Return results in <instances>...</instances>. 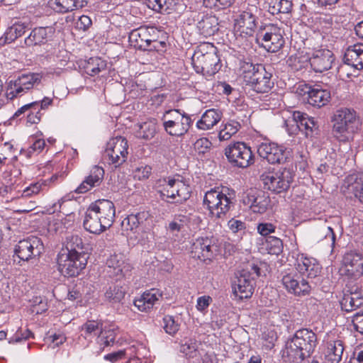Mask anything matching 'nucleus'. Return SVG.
Instances as JSON below:
<instances>
[{
	"label": "nucleus",
	"mask_w": 363,
	"mask_h": 363,
	"mask_svg": "<svg viewBox=\"0 0 363 363\" xmlns=\"http://www.w3.org/2000/svg\"><path fill=\"white\" fill-rule=\"evenodd\" d=\"M198 344L195 340H188L180 346V352L187 357L193 358L197 355Z\"/></svg>",
	"instance_id": "864d4df0"
},
{
	"label": "nucleus",
	"mask_w": 363,
	"mask_h": 363,
	"mask_svg": "<svg viewBox=\"0 0 363 363\" xmlns=\"http://www.w3.org/2000/svg\"><path fill=\"white\" fill-rule=\"evenodd\" d=\"M136 136L145 140L152 139L157 132V120L151 118L136 125Z\"/></svg>",
	"instance_id": "a19ab883"
},
{
	"label": "nucleus",
	"mask_w": 363,
	"mask_h": 363,
	"mask_svg": "<svg viewBox=\"0 0 363 363\" xmlns=\"http://www.w3.org/2000/svg\"><path fill=\"white\" fill-rule=\"evenodd\" d=\"M354 329L363 334V311L356 313L352 320Z\"/></svg>",
	"instance_id": "69168bd1"
},
{
	"label": "nucleus",
	"mask_w": 363,
	"mask_h": 363,
	"mask_svg": "<svg viewBox=\"0 0 363 363\" xmlns=\"http://www.w3.org/2000/svg\"><path fill=\"white\" fill-rule=\"evenodd\" d=\"M332 133L340 143H349L361 127V122L356 111L348 108H340L333 114Z\"/></svg>",
	"instance_id": "f03ea898"
},
{
	"label": "nucleus",
	"mask_w": 363,
	"mask_h": 363,
	"mask_svg": "<svg viewBox=\"0 0 363 363\" xmlns=\"http://www.w3.org/2000/svg\"><path fill=\"white\" fill-rule=\"evenodd\" d=\"M219 253V247L213 238H199L193 243L191 255L206 264L210 263Z\"/></svg>",
	"instance_id": "9b49d317"
},
{
	"label": "nucleus",
	"mask_w": 363,
	"mask_h": 363,
	"mask_svg": "<svg viewBox=\"0 0 363 363\" xmlns=\"http://www.w3.org/2000/svg\"><path fill=\"white\" fill-rule=\"evenodd\" d=\"M228 228L233 232L238 233L245 228V223L239 220L232 218L228 223Z\"/></svg>",
	"instance_id": "774afa93"
},
{
	"label": "nucleus",
	"mask_w": 363,
	"mask_h": 363,
	"mask_svg": "<svg viewBox=\"0 0 363 363\" xmlns=\"http://www.w3.org/2000/svg\"><path fill=\"white\" fill-rule=\"evenodd\" d=\"M348 191L363 203V175L352 174L346 178Z\"/></svg>",
	"instance_id": "ea45409f"
},
{
	"label": "nucleus",
	"mask_w": 363,
	"mask_h": 363,
	"mask_svg": "<svg viewBox=\"0 0 363 363\" xmlns=\"http://www.w3.org/2000/svg\"><path fill=\"white\" fill-rule=\"evenodd\" d=\"M295 267L302 276H306L308 278H315L321 272V267L315 259L306 257L303 255H298Z\"/></svg>",
	"instance_id": "393cba45"
},
{
	"label": "nucleus",
	"mask_w": 363,
	"mask_h": 363,
	"mask_svg": "<svg viewBox=\"0 0 363 363\" xmlns=\"http://www.w3.org/2000/svg\"><path fill=\"white\" fill-rule=\"evenodd\" d=\"M58 270L65 277H77L85 268L86 259L84 255L65 254L57 255Z\"/></svg>",
	"instance_id": "6e6552de"
},
{
	"label": "nucleus",
	"mask_w": 363,
	"mask_h": 363,
	"mask_svg": "<svg viewBox=\"0 0 363 363\" xmlns=\"http://www.w3.org/2000/svg\"><path fill=\"white\" fill-rule=\"evenodd\" d=\"M165 131L172 136H182L189 130L191 120L185 113L174 109L164 113L162 117Z\"/></svg>",
	"instance_id": "423d86ee"
},
{
	"label": "nucleus",
	"mask_w": 363,
	"mask_h": 363,
	"mask_svg": "<svg viewBox=\"0 0 363 363\" xmlns=\"http://www.w3.org/2000/svg\"><path fill=\"white\" fill-rule=\"evenodd\" d=\"M48 180L41 179L36 183L30 184L23 192V197H29L35 194H38L43 191L45 186H48Z\"/></svg>",
	"instance_id": "6e6d98bb"
},
{
	"label": "nucleus",
	"mask_w": 363,
	"mask_h": 363,
	"mask_svg": "<svg viewBox=\"0 0 363 363\" xmlns=\"http://www.w3.org/2000/svg\"><path fill=\"white\" fill-rule=\"evenodd\" d=\"M272 74L268 72L264 66H258L255 74L250 77L249 84L257 93H267L274 86Z\"/></svg>",
	"instance_id": "6ab92c4d"
},
{
	"label": "nucleus",
	"mask_w": 363,
	"mask_h": 363,
	"mask_svg": "<svg viewBox=\"0 0 363 363\" xmlns=\"http://www.w3.org/2000/svg\"><path fill=\"white\" fill-rule=\"evenodd\" d=\"M235 27L240 35L252 36L257 27V17L250 11H243L236 19Z\"/></svg>",
	"instance_id": "cd10ccee"
},
{
	"label": "nucleus",
	"mask_w": 363,
	"mask_h": 363,
	"mask_svg": "<svg viewBox=\"0 0 363 363\" xmlns=\"http://www.w3.org/2000/svg\"><path fill=\"white\" fill-rule=\"evenodd\" d=\"M54 33L52 27H37L33 29L25 38L24 43L28 47L45 44Z\"/></svg>",
	"instance_id": "c85d7f7f"
},
{
	"label": "nucleus",
	"mask_w": 363,
	"mask_h": 363,
	"mask_svg": "<svg viewBox=\"0 0 363 363\" xmlns=\"http://www.w3.org/2000/svg\"><path fill=\"white\" fill-rule=\"evenodd\" d=\"M148 217L149 213L146 211L130 214L123 220L122 226L126 230H134L143 224Z\"/></svg>",
	"instance_id": "79ce46f5"
},
{
	"label": "nucleus",
	"mask_w": 363,
	"mask_h": 363,
	"mask_svg": "<svg viewBox=\"0 0 363 363\" xmlns=\"http://www.w3.org/2000/svg\"><path fill=\"white\" fill-rule=\"evenodd\" d=\"M343 351L344 347L341 340L328 342L325 352V360L328 363H340L342 358Z\"/></svg>",
	"instance_id": "4c0bfd02"
},
{
	"label": "nucleus",
	"mask_w": 363,
	"mask_h": 363,
	"mask_svg": "<svg viewBox=\"0 0 363 363\" xmlns=\"http://www.w3.org/2000/svg\"><path fill=\"white\" fill-rule=\"evenodd\" d=\"M218 18L215 16H202L197 23V28L205 37H209L218 30Z\"/></svg>",
	"instance_id": "e433bc0d"
},
{
	"label": "nucleus",
	"mask_w": 363,
	"mask_h": 363,
	"mask_svg": "<svg viewBox=\"0 0 363 363\" xmlns=\"http://www.w3.org/2000/svg\"><path fill=\"white\" fill-rule=\"evenodd\" d=\"M52 9L58 13H67L83 8L86 0H50Z\"/></svg>",
	"instance_id": "72a5a7b5"
},
{
	"label": "nucleus",
	"mask_w": 363,
	"mask_h": 363,
	"mask_svg": "<svg viewBox=\"0 0 363 363\" xmlns=\"http://www.w3.org/2000/svg\"><path fill=\"white\" fill-rule=\"evenodd\" d=\"M331 98L330 92L328 89L320 88L319 86L313 87L307 97L308 102L313 106L320 108L325 106Z\"/></svg>",
	"instance_id": "f704fd0d"
},
{
	"label": "nucleus",
	"mask_w": 363,
	"mask_h": 363,
	"mask_svg": "<svg viewBox=\"0 0 363 363\" xmlns=\"http://www.w3.org/2000/svg\"><path fill=\"white\" fill-rule=\"evenodd\" d=\"M110 276L118 278L125 277L131 271L132 267L127 262L123 254H114L109 257L106 261Z\"/></svg>",
	"instance_id": "5701e85b"
},
{
	"label": "nucleus",
	"mask_w": 363,
	"mask_h": 363,
	"mask_svg": "<svg viewBox=\"0 0 363 363\" xmlns=\"http://www.w3.org/2000/svg\"><path fill=\"white\" fill-rule=\"evenodd\" d=\"M281 281L288 292L296 296H306L311 291L308 282L303 278L300 279L299 276L294 272L284 275Z\"/></svg>",
	"instance_id": "a211bd4d"
},
{
	"label": "nucleus",
	"mask_w": 363,
	"mask_h": 363,
	"mask_svg": "<svg viewBox=\"0 0 363 363\" xmlns=\"http://www.w3.org/2000/svg\"><path fill=\"white\" fill-rule=\"evenodd\" d=\"M261 178L264 188L275 193L287 190L293 179L291 172L286 169L277 172L263 174Z\"/></svg>",
	"instance_id": "f8f14e48"
},
{
	"label": "nucleus",
	"mask_w": 363,
	"mask_h": 363,
	"mask_svg": "<svg viewBox=\"0 0 363 363\" xmlns=\"http://www.w3.org/2000/svg\"><path fill=\"white\" fill-rule=\"evenodd\" d=\"M222 113L216 109H208L196 123L199 129L207 130L216 125L221 119Z\"/></svg>",
	"instance_id": "c9c22d12"
},
{
	"label": "nucleus",
	"mask_w": 363,
	"mask_h": 363,
	"mask_svg": "<svg viewBox=\"0 0 363 363\" xmlns=\"http://www.w3.org/2000/svg\"><path fill=\"white\" fill-rule=\"evenodd\" d=\"M102 323L98 320H87L81 327L82 336L86 340H91L100 335L102 329Z\"/></svg>",
	"instance_id": "c03bdc74"
},
{
	"label": "nucleus",
	"mask_w": 363,
	"mask_h": 363,
	"mask_svg": "<svg viewBox=\"0 0 363 363\" xmlns=\"http://www.w3.org/2000/svg\"><path fill=\"white\" fill-rule=\"evenodd\" d=\"M265 247L269 254L279 255L283 250L282 240L274 236L266 238Z\"/></svg>",
	"instance_id": "3c124183"
},
{
	"label": "nucleus",
	"mask_w": 363,
	"mask_h": 363,
	"mask_svg": "<svg viewBox=\"0 0 363 363\" xmlns=\"http://www.w3.org/2000/svg\"><path fill=\"white\" fill-rule=\"evenodd\" d=\"M163 323L165 332L171 335H174L179 330V324L172 315H165Z\"/></svg>",
	"instance_id": "4d7b16f0"
},
{
	"label": "nucleus",
	"mask_w": 363,
	"mask_h": 363,
	"mask_svg": "<svg viewBox=\"0 0 363 363\" xmlns=\"http://www.w3.org/2000/svg\"><path fill=\"white\" fill-rule=\"evenodd\" d=\"M116 339V331L114 329H104L102 328L101 332L99 335V341L104 347H108L113 344Z\"/></svg>",
	"instance_id": "5fc2aeb1"
},
{
	"label": "nucleus",
	"mask_w": 363,
	"mask_h": 363,
	"mask_svg": "<svg viewBox=\"0 0 363 363\" xmlns=\"http://www.w3.org/2000/svg\"><path fill=\"white\" fill-rule=\"evenodd\" d=\"M225 155L231 164L240 168L247 167L254 162L251 148L244 143L230 145L225 148Z\"/></svg>",
	"instance_id": "9d476101"
},
{
	"label": "nucleus",
	"mask_w": 363,
	"mask_h": 363,
	"mask_svg": "<svg viewBox=\"0 0 363 363\" xmlns=\"http://www.w3.org/2000/svg\"><path fill=\"white\" fill-rule=\"evenodd\" d=\"M268 11L272 15L279 13H289L293 6L291 1L289 0H267Z\"/></svg>",
	"instance_id": "37998d69"
},
{
	"label": "nucleus",
	"mask_w": 363,
	"mask_h": 363,
	"mask_svg": "<svg viewBox=\"0 0 363 363\" xmlns=\"http://www.w3.org/2000/svg\"><path fill=\"white\" fill-rule=\"evenodd\" d=\"M287 64L294 72L301 71L306 68L309 63V58L303 55H291L287 60Z\"/></svg>",
	"instance_id": "de8ad7c7"
},
{
	"label": "nucleus",
	"mask_w": 363,
	"mask_h": 363,
	"mask_svg": "<svg viewBox=\"0 0 363 363\" xmlns=\"http://www.w3.org/2000/svg\"><path fill=\"white\" fill-rule=\"evenodd\" d=\"M191 63L197 73L209 77L217 73L221 67L217 48L209 43H201L196 48L191 57Z\"/></svg>",
	"instance_id": "7ed1b4c3"
},
{
	"label": "nucleus",
	"mask_w": 363,
	"mask_h": 363,
	"mask_svg": "<svg viewBox=\"0 0 363 363\" xmlns=\"http://www.w3.org/2000/svg\"><path fill=\"white\" fill-rule=\"evenodd\" d=\"M316 237L318 240H325L333 250L335 243V234L333 229L330 226L324 225L316 232Z\"/></svg>",
	"instance_id": "8fccbe9b"
},
{
	"label": "nucleus",
	"mask_w": 363,
	"mask_h": 363,
	"mask_svg": "<svg viewBox=\"0 0 363 363\" xmlns=\"http://www.w3.org/2000/svg\"><path fill=\"white\" fill-rule=\"evenodd\" d=\"M40 81L41 76L38 73L21 74L16 79L9 82L6 94V98L12 100L22 96L35 85L39 84Z\"/></svg>",
	"instance_id": "1a4fd4ad"
},
{
	"label": "nucleus",
	"mask_w": 363,
	"mask_h": 363,
	"mask_svg": "<svg viewBox=\"0 0 363 363\" xmlns=\"http://www.w3.org/2000/svg\"><path fill=\"white\" fill-rule=\"evenodd\" d=\"M26 33V26L23 24L16 23L9 28L6 32V39L14 40Z\"/></svg>",
	"instance_id": "052dcab7"
},
{
	"label": "nucleus",
	"mask_w": 363,
	"mask_h": 363,
	"mask_svg": "<svg viewBox=\"0 0 363 363\" xmlns=\"http://www.w3.org/2000/svg\"><path fill=\"white\" fill-rule=\"evenodd\" d=\"M341 276L357 279L363 275V256L360 253L350 252L344 255L339 269Z\"/></svg>",
	"instance_id": "ddd939ff"
},
{
	"label": "nucleus",
	"mask_w": 363,
	"mask_h": 363,
	"mask_svg": "<svg viewBox=\"0 0 363 363\" xmlns=\"http://www.w3.org/2000/svg\"><path fill=\"white\" fill-rule=\"evenodd\" d=\"M106 68V62L99 57L89 58L84 66V72L90 76H95Z\"/></svg>",
	"instance_id": "a18cd8bd"
},
{
	"label": "nucleus",
	"mask_w": 363,
	"mask_h": 363,
	"mask_svg": "<svg viewBox=\"0 0 363 363\" xmlns=\"http://www.w3.org/2000/svg\"><path fill=\"white\" fill-rule=\"evenodd\" d=\"M104 169L98 165L93 166L89 174L74 190L77 194H84L93 188L99 187L104 180Z\"/></svg>",
	"instance_id": "4be33fe9"
},
{
	"label": "nucleus",
	"mask_w": 363,
	"mask_h": 363,
	"mask_svg": "<svg viewBox=\"0 0 363 363\" xmlns=\"http://www.w3.org/2000/svg\"><path fill=\"white\" fill-rule=\"evenodd\" d=\"M276 227L270 223H262L257 225V231L262 236H267L275 231Z\"/></svg>",
	"instance_id": "0e129e2a"
},
{
	"label": "nucleus",
	"mask_w": 363,
	"mask_h": 363,
	"mask_svg": "<svg viewBox=\"0 0 363 363\" xmlns=\"http://www.w3.org/2000/svg\"><path fill=\"white\" fill-rule=\"evenodd\" d=\"M44 246L40 238L30 236L18 242L15 247V254L22 260L39 256L43 251Z\"/></svg>",
	"instance_id": "dca6fc26"
},
{
	"label": "nucleus",
	"mask_w": 363,
	"mask_h": 363,
	"mask_svg": "<svg viewBox=\"0 0 363 363\" xmlns=\"http://www.w3.org/2000/svg\"><path fill=\"white\" fill-rule=\"evenodd\" d=\"M257 153L260 157L266 160L269 164L284 163L289 157L286 149L272 142H264L257 146Z\"/></svg>",
	"instance_id": "4468645a"
},
{
	"label": "nucleus",
	"mask_w": 363,
	"mask_h": 363,
	"mask_svg": "<svg viewBox=\"0 0 363 363\" xmlns=\"http://www.w3.org/2000/svg\"><path fill=\"white\" fill-rule=\"evenodd\" d=\"M243 203L251 211L257 213H264L270 203L269 197L262 191L250 189L245 193L242 198Z\"/></svg>",
	"instance_id": "f3484780"
},
{
	"label": "nucleus",
	"mask_w": 363,
	"mask_h": 363,
	"mask_svg": "<svg viewBox=\"0 0 363 363\" xmlns=\"http://www.w3.org/2000/svg\"><path fill=\"white\" fill-rule=\"evenodd\" d=\"M45 142L43 139L35 140L28 149V153L39 154L45 147Z\"/></svg>",
	"instance_id": "338daca9"
},
{
	"label": "nucleus",
	"mask_w": 363,
	"mask_h": 363,
	"mask_svg": "<svg viewBox=\"0 0 363 363\" xmlns=\"http://www.w3.org/2000/svg\"><path fill=\"white\" fill-rule=\"evenodd\" d=\"M240 128V124L235 121H231L225 125V127L220 130L219 133V138L220 140H228Z\"/></svg>",
	"instance_id": "603ef678"
},
{
	"label": "nucleus",
	"mask_w": 363,
	"mask_h": 363,
	"mask_svg": "<svg viewBox=\"0 0 363 363\" xmlns=\"http://www.w3.org/2000/svg\"><path fill=\"white\" fill-rule=\"evenodd\" d=\"M83 224L86 230L94 234H100L108 228L90 207L86 212Z\"/></svg>",
	"instance_id": "473e14b6"
},
{
	"label": "nucleus",
	"mask_w": 363,
	"mask_h": 363,
	"mask_svg": "<svg viewBox=\"0 0 363 363\" xmlns=\"http://www.w3.org/2000/svg\"><path fill=\"white\" fill-rule=\"evenodd\" d=\"M256 41L268 52H276L284 45L283 30L277 26L268 23L259 26L256 33Z\"/></svg>",
	"instance_id": "39448f33"
},
{
	"label": "nucleus",
	"mask_w": 363,
	"mask_h": 363,
	"mask_svg": "<svg viewBox=\"0 0 363 363\" xmlns=\"http://www.w3.org/2000/svg\"><path fill=\"white\" fill-rule=\"evenodd\" d=\"M149 7L159 13H169L174 6V0H148Z\"/></svg>",
	"instance_id": "09e8293b"
},
{
	"label": "nucleus",
	"mask_w": 363,
	"mask_h": 363,
	"mask_svg": "<svg viewBox=\"0 0 363 363\" xmlns=\"http://www.w3.org/2000/svg\"><path fill=\"white\" fill-rule=\"evenodd\" d=\"M125 296V290L122 286L113 284L109 286L105 293L106 298L111 303L120 302Z\"/></svg>",
	"instance_id": "49530a36"
},
{
	"label": "nucleus",
	"mask_w": 363,
	"mask_h": 363,
	"mask_svg": "<svg viewBox=\"0 0 363 363\" xmlns=\"http://www.w3.org/2000/svg\"><path fill=\"white\" fill-rule=\"evenodd\" d=\"M258 66L262 65L259 64L254 65L251 62H242L240 69L243 74V78L247 83L249 82L250 77L254 75L255 74V72L257 71Z\"/></svg>",
	"instance_id": "13d9d810"
},
{
	"label": "nucleus",
	"mask_w": 363,
	"mask_h": 363,
	"mask_svg": "<svg viewBox=\"0 0 363 363\" xmlns=\"http://www.w3.org/2000/svg\"><path fill=\"white\" fill-rule=\"evenodd\" d=\"M128 155V140L124 137L117 136L111 138L107 143L104 157L108 164L118 167L126 161Z\"/></svg>",
	"instance_id": "0eeeda50"
},
{
	"label": "nucleus",
	"mask_w": 363,
	"mask_h": 363,
	"mask_svg": "<svg viewBox=\"0 0 363 363\" xmlns=\"http://www.w3.org/2000/svg\"><path fill=\"white\" fill-rule=\"evenodd\" d=\"M345 64L350 65L357 69H363V43H355L349 45L343 57Z\"/></svg>",
	"instance_id": "c756f323"
},
{
	"label": "nucleus",
	"mask_w": 363,
	"mask_h": 363,
	"mask_svg": "<svg viewBox=\"0 0 363 363\" xmlns=\"http://www.w3.org/2000/svg\"><path fill=\"white\" fill-rule=\"evenodd\" d=\"M151 30L154 32L153 28L140 27L133 30L129 34L131 45L140 50H147L152 41Z\"/></svg>",
	"instance_id": "a878e982"
},
{
	"label": "nucleus",
	"mask_w": 363,
	"mask_h": 363,
	"mask_svg": "<svg viewBox=\"0 0 363 363\" xmlns=\"http://www.w3.org/2000/svg\"><path fill=\"white\" fill-rule=\"evenodd\" d=\"M209 215L214 219H223L233 206L231 199L219 188L208 191L203 198Z\"/></svg>",
	"instance_id": "20e7f679"
},
{
	"label": "nucleus",
	"mask_w": 363,
	"mask_h": 363,
	"mask_svg": "<svg viewBox=\"0 0 363 363\" xmlns=\"http://www.w3.org/2000/svg\"><path fill=\"white\" fill-rule=\"evenodd\" d=\"M30 337L34 338L33 333L27 328H20L9 340V343H16L26 340Z\"/></svg>",
	"instance_id": "bf43d9fd"
},
{
	"label": "nucleus",
	"mask_w": 363,
	"mask_h": 363,
	"mask_svg": "<svg viewBox=\"0 0 363 363\" xmlns=\"http://www.w3.org/2000/svg\"><path fill=\"white\" fill-rule=\"evenodd\" d=\"M363 305V290L356 289L349 293H345L340 301L341 308L347 312L356 310Z\"/></svg>",
	"instance_id": "2f4dec72"
},
{
	"label": "nucleus",
	"mask_w": 363,
	"mask_h": 363,
	"mask_svg": "<svg viewBox=\"0 0 363 363\" xmlns=\"http://www.w3.org/2000/svg\"><path fill=\"white\" fill-rule=\"evenodd\" d=\"M38 105L34 108H29L28 113L27 115V122L30 124H37L41 120L43 113L39 109V101H37Z\"/></svg>",
	"instance_id": "680f3d73"
},
{
	"label": "nucleus",
	"mask_w": 363,
	"mask_h": 363,
	"mask_svg": "<svg viewBox=\"0 0 363 363\" xmlns=\"http://www.w3.org/2000/svg\"><path fill=\"white\" fill-rule=\"evenodd\" d=\"M335 57L332 51L328 49L316 50L309 58V63L315 72L322 73L330 69Z\"/></svg>",
	"instance_id": "aec40b11"
},
{
	"label": "nucleus",
	"mask_w": 363,
	"mask_h": 363,
	"mask_svg": "<svg viewBox=\"0 0 363 363\" xmlns=\"http://www.w3.org/2000/svg\"><path fill=\"white\" fill-rule=\"evenodd\" d=\"M211 142L206 138L198 139L194 143V149L199 152L204 154L211 147Z\"/></svg>",
	"instance_id": "e2e57ef3"
},
{
	"label": "nucleus",
	"mask_w": 363,
	"mask_h": 363,
	"mask_svg": "<svg viewBox=\"0 0 363 363\" xmlns=\"http://www.w3.org/2000/svg\"><path fill=\"white\" fill-rule=\"evenodd\" d=\"M159 193L162 200L169 198L173 199L174 203H182L190 197V188L179 179H169Z\"/></svg>",
	"instance_id": "2eb2a0df"
},
{
	"label": "nucleus",
	"mask_w": 363,
	"mask_h": 363,
	"mask_svg": "<svg viewBox=\"0 0 363 363\" xmlns=\"http://www.w3.org/2000/svg\"><path fill=\"white\" fill-rule=\"evenodd\" d=\"M83 249L84 242L82 238L77 235H72L67 237L65 247H63L60 252L84 255Z\"/></svg>",
	"instance_id": "58836bf2"
},
{
	"label": "nucleus",
	"mask_w": 363,
	"mask_h": 363,
	"mask_svg": "<svg viewBox=\"0 0 363 363\" xmlns=\"http://www.w3.org/2000/svg\"><path fill=\"white\" fill-rule=\"evenodd\" d=\"M253 283L250 275L243 271L237 277V280L233 285L234 295L240 300L250 298L254 291Z\"/></svg>",
	"instance_id": "b1692460"
},
{
	"label": "nucleus",
	"mask_w": 363,
	"mask_h": 363,
	"mask_svg": "<svg viewBox=\"0 0 363 363\" xmlns=\"http://www.w3.org/2000/svg\"><path fill=\"white\" fill-rule=\"evenodd\" d=\"M160 298H162V294L159 290L151 289L145 291L139 298L135 299L134 305L139 311L147 312L157 303Z\"/></svg>",
	"instance_id": "7c9ffc66"
},
{
	"label": "nucleus",
	"mask_w": 363,
	"mask_h": 363,
	"mask_svg": "<svg viewBox=\"0 0 363 363\" xmlns=\"http://www.w3.org/2000/svg\"><path fill=\"white\" fill-rule=\"evenodd\" d=\"M89 207L96 213L106 228H109L112 225L116 213L115 206L112 201L106 199L97 200Z\"/></svg>",
	"instance_id": "412c9836"
},
{
	"label": "nucleus",
	"mask_w": 363,
	"mask_h": 363,
	"mask_svg": "<svg viewBox=\"0 0 363 363\" xmlns=\"http://www.w3.org/2000/svg\"><path fill=\"white\" fill-rule=\"evenodd\" d=\"M316 345L315 333L311 330L302 328L286 342L282 356L285 362L298 363L312 354Z\"/></svg>",
	"instance_id": "f257e3e1"
},
{
	"label": "nucleus",
	"mask_w": 363,
	"mask_h": 363,
	"mask_svg": "<svg viewBox=\"0 0 363 363\" xmlns=\"http://www.w3.org/2000/svg\"><path fill=\"white\" fill-rule=\"evenodd\" d=\"M293 117L299 130L304 131L306 137L313 138L318 135L319 125L313 118L300 111L294 112Z\"/></svg>",
	"instance_id": "bb28decb"
}]
</instances>
